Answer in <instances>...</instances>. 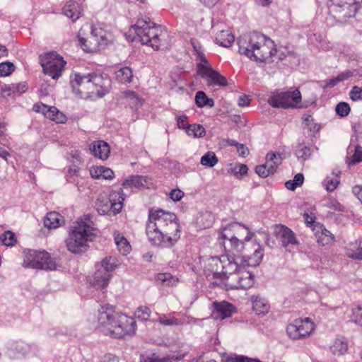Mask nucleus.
<instances>
[{
  "label": "nucleus",
  "mask_w": 362,
  "mask_h": 362,
  "mask_svg": "<svg viewBox=\"0 0 362 362\" xmlns=\"http://www.w3.org/2000/svg\"><path fill=\"white\" fill-rule=\"evenodd\" d=\"M146 183V178L139 175H134L125 180L122 182V186L125 188H139Z\"/></svg>",
  "instance_id": "f704fd0d"
},
{
  "label": "nucleus",
  "mask_w": 362,
  "mask_h": 362,
  "mask_svg": "<svg viewBox=\"0 0 362 362\" xmlns=\"http://www.w3.org/2000/svg\"><path fill=\"white\" fill-rule=\"evenodd\" d=\"M252 235L249 228L238 222L230 223L220 230L218 242L226 254L210 259L209 266L214 277L236 272L243 263L250 267L260 263L262 250L259 245L251 240Z\"/></svg>",
  "instance_id": "f257e3e1"
},
{
  "label": "nucleus",
  "mask_w": 362,
  "mask_h": 362,
  "mask_svg": "<svg viewBox=\"0 0 362 362\" xmlns=\"http://www.w3.org/2000/svg\"><path fill=\"white\" fill-rule=\"evenodd\" d=\"M180 228L175 214L161 209H149L146 233L153 245L173 246L180 238Z\"/></svg>",
  "instance_id": "f03ea898"
},
{
  "label": "nucleus",
  "mask_w": 362,
  "mask_h": 362,
  "mask_svg": "<svg viewBox=\"0 0 362 362\" xmlns=\"http://www.w3.org/2000/svg\"><path fill=\"white\" fill-rule=\"evenodd\" d=\"M282 157L280 153L269 152L266 156L264 164L259 165L255 168L256 173L262 177H267L274 174L278 166L281 163Z\"/></svg>",
  "instance_id": "2eb2a0df"
},
{
  "label": "nucleus",
  "mask_w": 362,
  "mask_h": 362,
  "mask_svg": "<svg viewBox=\"0 0 362 362\" xmlns=\"http://www.w3.org/2000/svg\"><path fill=\"white\" fill-rule=\"evenodd\" d=\"M27 90L28 85L25 82L5 84L1 88L0 97L4 99L14 98L26 92Z\"/></svg>",
  "instance_id": "6ab92c4d"
},
{
  "label": "nucleus",
  "mask_w": 362,
  "mask_h": 362,
  "mask_svg": "<svg viewBox=\"0 0 362 362\" xmlns=\"http://www.w3.org/2000/svg\"><path fill=\"white\" fill-rule=\"evenodd\" d=\"M270 306L263 299L256 297L252 300V309L257 315L267 314L269 310Z\"/></svg>",
  "instance_id": "c9c22d12"
},
{
  "label": "nucleus",
  "mask_w": 362,
  "mask_h": 362,
  "mask_svg": "<svg viewBox=\"0 0 362 362\" xmlns=\"http://www.w3.org/2000/svg\"><path fill=\"white\" fill-rule=\"evenodd\" d=\"M273 107L294 109L303 107L301 93L297 88H290L286 91L276 90L271 92L267 100Z\"/></svg>",
  "instance_id": "423d86ee"
},
{
  "label": "nucleus",
  "mask_w": 362,
  "mask_h": 362,
  "mask_svg": "<svg viewBox=\"0 0 362 362\" xmlns=\"http://www.w3.org/2000/svg\"><path fill=\"white\" fill-rule=\"evenodd\" d=\"M135 315L141 320H148L151 316V310L146 306H140L135 312Z\"/></svg>",
  "instance_id": "3c124183"
},
{
  "label": "nucleus",
  "mask_w": 362,
  "mask_h": 362,
  "mask_svg": "<svg viewBox=\"0 0 362 362\" xmlns=\"http://www.w3.org/2000/svg\"><path fill=\"white\" fill-rule=\"evenodd\" d=\"M349 96L353 101L362 100V88L354 86L349 93Z\"/></svg>",
  "instance_id": "6e6d98bb"
},
{
  "label": "nucleus",
  "mask_w": 362,
  "mask_h": 362,
  "mask_svg": "<svg viewBox=\"0 0 362 362\" xmlns=\"http://www.w3.org/2000/svg\"><path fill=\"white\" fill-rule=\"evenodd\" d=\"M90 174L94 179L112 180L115 176L110 168L104 166H92L90 168Z\"/></svg>",
  "instance_id": "c85d7f7f"
},
{
  "label": "nucleus",
  "mask_w": 362,
  "mask_h": 362,
  "mask_svg": "<svg viewBox=\"0 0 362 362\" xmlns=\"http://www.w3.org/2000/svg\"><path fill=\"white\" fill-rule=\"evenodd\" d=\"M71 83L74 90L86 97L96 96V92H98L95 90L93 75L81 76L75 74Z\"/></svg>",
  "instance_id": "ddd939ff"
},
{
  "label": "nucleus",
  "mask_w": 362,
  "mask_h": 362,
  "mask_svg": "<svg viewBox=\"0 0 362 362\" xmlns=\"http://www.w3.org/2000/svg\"><path fill=\"white\" fill-rule=\"evenodd\" d=\"M352 319L355 323L362 326V305H358L353 309Z\"/></svg>",
  "instance_id": "5fc2aeb1"
},
{
  "label": "nucleus",
  "mask_w": 362,
  "mask_h": 362,
  "mask_svg": "<svg viewBox=\"0 0 362 362\" xmlns=\"http://www.w3.org/2000/svg\"><path fill=\"white\" fill-rule=\"evenodd\" d=\"M218 163V158L214 152H207L202 157L201 163L203 165L213 167Z\"/></svg>",
  "instance_id": "de8ad7c7"
},
{
  "label": "nucleus",
  "mask_w": 362,
  "mask_h": 362,
  "mask_svg": "<svg viewBox=\"0 0 362 362\" xmlns=\"http://www.w3.org/2000/svg\"><path fill=\"white\" fill-rule=\"evenodd\" d=\"M113 237L119 252L123 255H128L132 250V246L124 235L119 231H115Z\"/></svg>",
  "instance_id": "bb28decb"
},
{
  "label": "nucleus",
  "mask_w": 362,
  "mask_h": 362,
  "mask_svg": "<svg viewBox=\"0 0 362 362\" xmlns=\"http://www.w3.org/2000/svg\"><path fill=\"white\" fill-rule=\"evenodd\" d=\"M315 329L314 322L309 317L297 318L286 327L288 336L294 340L310 337Z\"/></svg>",
  "instance_id": "9b49d317"
},
{
  "label": "nucleus",
  "mask_w": 362,
  "mask_h": 362,
  "mask_svg": "<svg viewBox=\"0 0 362 362\" xmlns=\"http://www.w3.org/2000/svg\"><path fill=\"white\" fill-rule=\"evenodd\" d=\"M325 182V187L328 191L334 190L339 183V180L337 177H327Z\"/></svg>",
  "instance_id": "4d7b16f0"
},
{
  "label": "nucleus",
  "mask_w": 362,
  "mask_h": 362,
  "mask_svg": "<svg viewBox=\"0 0 362 362\" xmlns=\"http://www.w3.org/2000/svg\"><path fill=\"white\" fill-rule=\"evenodd\" d=\"M100 234V230L90 215L78 218L71 227L66 240L67 249L72 253H81L88 241H93Z\"/></svg>",
  "instance_id": "20e7f679"
},
{
  "label": "nucleus",
  "mask_w": 362,
  "mask_h": 362,
  "mask_svg": "<svg viewBox=\"0 0 362 362\" xmlns=\"http://www.w3.org/2000/svg\"><path fill=\"white\" fill-rule=\"evenodd\" d=\"M93 83L95 87L96 96H103L108 92L110 87V81L107 78H104L101 75L93 74Z\"/></svg>",
  "instance_id": "cd10ccee"
},
{
  "label": "nucleus",
  "mask_w": 362,
  "mask_h": 362,
  "mask_svg": "<svg viewBox=\"0 0 362 362\" xmlns=\"http://www.w3.org/2000/svg\"><path fill=\"white\" fill-rule=\"evenodd\" d=\"M39 62L42 69V73L54 81H57L62 76L67 64L64 58L54 51L40 54Z\"/></svg>",
  "instance_id": "0eeeda50"
},
{
  "label": "nucleus",
  "mask_w": 362,
  "mask_h": 362,
  "mask_svg": "<svg viewBox=\"0 0 362 362\" xmlns=\"http://www.w3.org/2000/svg\"><path fill=\"white\" fill-rule=\"evenodd\" d=\"M239 156L241 157H246L249 154V149L244 144H239L236 147Z\"/></svg>",
  "instance_id": "338daca9"
},
{
  "label": "nucleus",
  "mask_w": 362,
  "mask_h": 362,
  "mask_svg": "<svg viewBox=\"0 0 362 362\" xmlns=\"http://www.w3.org/2000/svg\"><path fill=\"white\" fill-rule=\"evenodd\" d=\"M187 134L194 138H201L205 136L206 130L201 124H191L186 132Z\"/></svg>",
  "instance_id": "79ce46f5"
},
{
  "label": "nucleus",
  "mask_w": 362,
  "mask_h": 362,
  "mask_svg": "<svg viewBox=\"0 0 362 362\" xmlns=\"http://www.w3.org/2000/svg\"><path fill=\"white\" fill-rule=\"evenodd\" d=\"M276 236L284 247L298 245L299 242L291 229L284 225H276L274 228Z\"/></svg>",
  "instance_id": "a211bd4d"
},
{
  "label": "nucleus",
  "mask_w": 362,
  "mask_h": 362,
  "mask_svg": "<svg viewBox=\"0 0 362 362\" xmlns=\"http://www.w3.org/2000/svg\"><path fill=\"white\" fill-rule=\"evenodd\" d=\"M362 162V146L356 145L354 153L347 158L349 165H354Z\"/></svg>",
  "instance_id": "c03bdc74"
},
{
  "label": "nucleus",
  "mask_w": 362,
  "mask_h": 362,
  "mask_svg": "<svg viewBox=\"0 0 362 362\" xmlns=\"http://www.w3.org/2000/svg\"><path fill=\"white\" fill-rule=\"evenodd\" d=\"M215 277L221 279V284H223L226 289H240L238 269L236 272L228 273L226 276L219 275Z\"/></svg>",
  "instance_id": "a878e982"
},
{
  "label": "nucleus",
  "mask_w": 362,
  "mask_h": 362,
  "mask_svg": "<svg viewBox=\"0 0 362 362\" xmlns=\"http://www.w3.org/2000/svg\"><path fill=\"white\" fill-rule=\"evenodd\" d=\"M254 37H255L257 40V41L254 42H251V43H252L251 45L257 46L261 45V44L267 45L272 42V41L269 38H267L266 36L260 33L255 34L254 35ZM251 41H253V39H252Z\"/></svg>",
  "instance_id": "13d9d810"
},
{
  "label": "nucleus",
  "mask_w": 362,
  "mask_h": 362,
  "mask_svg": "<svg viewBox=\"0 0 362 362\" xmlns=\"http://www.w3.org/2000/svg\"><path fill=\"white\" fill-rule=\"evenodd\" d=\"M111 277V274L106 272L103 269H101L99 267H96L95 272L89 277L88 281L90 284L94 288L103 289L108 286Z\"/></svg>",
  "instance_id": "aec40b11"
},
{
  "label": "nucleus",
  "mask_w": 362,
  "mask_h": 362,
  "mask_svg": "<svg viewBox=\"0 0 362 362\" xmlns=\"http://www.w3.org/2000/svg\"><path fill=\"white\" fill-rule=\"evenodd\" d=\"M239 53L256 62H267L276 53L275 47H239Z\"/></svg>",
  "instance_id": "4468645a"
},
{
  "label": "nucleus",
  "mask_w": 362,
  "mask_h": 362,
  "mask_svg": "<svg viewBox=\"0 0 362 362\" xmlns=\"http://www.w3.org/2000/svg\"><path fill=\"white\" fill-rule=\"evenodd\" d=\"M251 102V98L249 95H243L240 96L238 99V105L240 107H246L249 106Z\"/></svg>",
  "instance_id": "69168bd1"
},
{
  "label": "nucleus",
  "mask_w": 362,
  "mask_h": 362,
  "mask_svg": "<svg viewBox=\"0 0 362 362\" xmlns=\"http://www.w3.org/2000/svg\"><path fill=\"white\" fill-rule=\"evenodd\" d=\"M144 362H171L168 358H159L153 355L146 358Z\"/></svg>",
  "instance_id": "774afa93"
},
{
  "label": "nucleus",
  "mask_w": 362,
  "mask_h": 362,
  "mask_svg": "<svg viewBox=\"0 0 362 362\" xmlns=\"http://www.w3.org/2000/svg\"><path fill=\"white\" fill-rule=\"evenodd\" d=\"M158 322L163 325H177L180 323V320L177 317L175 313H171L168 315H163L159 316Z\"/></svg>",
  "instance_id": "ea45409f"
},
{
  "label": "nucleus",
  "mask_w": 362,
  "mask_h": 362,
  "mask_svg": "<svg viewBox=\"0 0 362 362\" xmlns=\"http://www.w3.org/2000/svg\"><path fill=\"white\" fill-rule=\"evenodd\" d=\"M83 11L82 4L74 1H67L63 8L64 15L71 19L73 22H75L82 16Z\"/></svg>",
  "instance_id": "5701e85b"
},
{
  "label": "nucleus",
  "mask_w": 362,
  "mask_h": 362,
  "mask_svg": "<svg viewBox=\"0 0 362 362\" xmlns=\"http://www.w3.org/2000/svg\"><path fill=\"white\" fill-rule=\"evenodd\" d=\"M303 124L308 129V130L313 134L317 133L320 129V126L316 123L310 114H304L302 117Z\"/></svg>",
  "instance_id": "4c0bfd02"
},
{
  "label": "nucleus",
  "mask_w": 362,
  "mask_h": 362,
  "mask_svg": "<svg viewBox=\"0 0 362 362\" xmlns=\"http://www.w3.org/2000/svg\"><path fill=\"white\" fill-rule=\"evenodd\" d=\"M165 28L156 25L149 18H141L132 25L127 33V37L132 36L131 42L141 45H157L160 37L165 34Z\"/></svg>",
  "instance_id": "39448f33"
},
{
  "label": "nucleus",
  "mask_w": 362,
  "mask_h": 362,
  "mask_svg": "<svg viewBox=\"0 0 362 362\" xmlns=\"http://www.w3.org/2000/svg\"><path fill=\"white\" fill-rule=\"evenodd\" d=\"M195 103L199 107L205 106L211 107L214 105V101L211 98H209L204 91L199 90L195 95Z\"/></svg>",
  "instance_id": "e433bc0d"
},
{
  "label": "nucleus",
  "mask_w": 362,
  "mask_h": 362,
  "mask_svg": "<svg viewBox=\"0 0 362 362\" xmlns=\"http://www.w3.org/2000/svg\"><path fill=\"white\" fill-rule=\"evenodd\" d=\"M304 177L303 174L298 173L295 175L293 180H288L285 183V186L288 189L294 190L297 187L302 185Z\"/></svg>",
  "instance_id": "09e8293b"
},
{
  "label": "nucleus",
  "mask_w": 362,
  "mask_h": 362,
  "mask_svg": "<svg viewBox=\"0 0 362 362\" xmlns=\"http://www.w3.org/2000/svg\"><path fill=\"white\" fill-rule=\"evenodd\" d=\"M15 70L14 65L11 62H3L0 64V76H7L11 74Z\"/></svg>",
  "instance_id": "8fccbe9b"
},
{
  "label": "nucleus",
  "mask_w": 362,
  "mask_h": 362,
  "mask_svg": "<svg viewBox=\"0 0 362 362\" xmlns=\"http://www.w3.org/2000/svg\"><path fill=\"white\" fill-rule=\"evenodd\" d=\"M235 176H244L247 174L248 168L245 164H237L233 170Z\"/></svg>",
  "instance_id": "052dcab7"
},
{
  "label": "nucleus",
  "mask_w": 362,
  "mask_h": 362,
  "mask_svg": "<svg viewBox=\"0 0 362 362\" xmlns=\"http://www.w3.org/2000/svg\"><path fill=\"white\" fill-rule=\"evenodd\" d=\"M156 281L162 286H173L178 282L179 279L170 273H159L156 276Z\"/></svg>",
  "instance_id": "473e14b6"
},
{
  "label": "nucleus",
  "mask_w": 362,
  "mask_h": 362,
  "mask_svg": "<svg viewBox=\"0 0 362 362\" xmlns=\"http://www.w3.org/2000/svg\"><path fill=\"white\" fill-rule=\"evenodd\" d=\"M24 262L27 267L42 269H55L56 263L46 251H29Z\"/></svg>",
  "instance_id": "f8f14e48"
},
{
  "label": "nucleus",
  "mask_w": 362,
  "mask_h": 362,
  "mask_svg": "<svg viewBox=\"0 0 362 362\" xmlns=\"http://www.w3.org/2000/svg\"><path fill=\"white\" fill-rule=\"evenodd\" d=\"M235 37L229 30H221L216 37V43L218 45H231Z\"/></svg>",
  "instance_id": "72a5a7b5"
},
{
  "label": "nucleus",
  "mask_w": 362,
  "mask_h": 362,
  "mask_svg": "<svg viewBox=\"0 0 362 362\" xmlns=\"http://www.w3.org/2000/svg\"><path fill=\"white\" fill-rule=\"evenodd\" d=\"M116 77L121 83H130L133 77L132 70L129 67H123L116 72Z\"/></svg>",
  "instance_id": "58836bf2"
},
{
  "label": "nucleus",
  "mask_w": 362,
  "mask_h": 362,
  "mask_svg": "<svg viewBox=\"0 0 362 362\" xmlns=\"http://www.w3.org/2000/svg\"><path fill=\"white\" fill-rule=\"evenodd\" d=\"M98 328L105 334L123 338L135 332L136 321L113 305L106 304L98 310Z\"/></svg>",
  "instance_id": "7ed1b4c3"
},
{
  "label": "nucleus",
  "mask_w": 362,
  "mask_h": 362,
  "mask_svg": "<svg viewBox=\"0 0 362 362\" xmlns=\"http://www.w3.org/2000/svg\"><path fill=\"white\" fill-rule=\"evenodd\" d=\"M124 200L119 192L113 191L108 196L100 194L95 203V207L100 214L115 216L122 211Z\"/></svg>",
  "instance_id": "1a4fd4ad"
},
{
  "label": "nucleus",
  "mask_w": 362,
  "mask_h": 362,
  "mask_svg": "<svg viewBox=\"0 0 362 362\" xmlns=\"http://www.w3.org/2000/svg\"><path fill=\"white\" fill-rule=\"evenodd\" d=\"M33 110L37 113H42L45 117L57 124H65L67 121L66 116L54 106H48L39 102L33 105Z\"/></svg>",
  "instance_id": "dca6fc26"
},
{
  "label": "nucleus",
  "mask_w": 362,
  "mask_h": 362,
  "mask_svg": "<svg viewBox=\"0 0 362 362\" xmlns=\"http://www.w3.org/2000/svg\"><path fill=\"white\" fill-rule=\"evenodd\" d=\"M90 149L93 154L103 160H106L110 155V148L107 143L104 141H95L91 144Z\"/></svg>",
  "instance_id": "b1692460"
},
{
  "label": "nucleus",
  "mask_w": 362,
  "mask_h": 362,
  "mask_svg": "<svg viewBox=\"0 0 362 362\" xmlns=\"http://www.w3.org/2000/svg\"><path fill=\"white\" fill-rule=\"evenodd\" d=\"M316 214V209L315 207L309 208L304 212L303 217L307 226L313 228L315 224L318 223L315 222Z\"/></svg>",
  "instance_id": "37998d69"
},
{
  "label": "nucleus",
  "mask_w": 362,
  "mask_h": 362,
  "mask_svg": "<svg viewBox=\"0 0 362 362\" xmlns=\"http://www.w3.org/2000/svg\"><path fill=\"white\" fill-rule=\"evenodd\" d=\"M230 362H262L257 358H251L245 356H237L230 358Z\"/></svg>",
  "instance_id": "e2e57ef3"
},
{
  "label": "nucleus",
  "mask_w": 362,
  "mask_h": 362,
  "mask_svg": "<svg viewBox=\"0 0 362 362\" xmlns=\"http://www.w3.org/2000/svg\"><path fill=\"white\" fill-rule=\"evenodd\" d=\"M119 266L118 260L114 257H105L100 263L95 265L101 269L105 270L106 272L111 274Z\"/></svg>",
  "instance_id": "2f4dec72"
},
{
  "label": "nucleus",
  "mask_w": 362,
  "mask_h": 362,
  "mask_svg": "<svg viewBox=\"0 0 362 362\" xmlns=\"http://www.w3.org/2000/svg\"><path fill=\"white\" fill-rule=\"evenodd\" d=\"M184 196V192L179 189H175L170 192V197L175 202L180 201Z\"/></svg>",
  "instance_id": "680f3d73"
},
{
  "label": "nucleus",
  "mask_w": 362,
  "mask_h": 362,
  "mask_svg": "<svg viewBox=\"0 0 362 362\" xmlns=\"http://www.w3.org/2000/svg\"><path fill=\"white\" fill-rule=\"evenodd\" d=\"M177 124L179 129H184L185 132L191 125L189 124L188 118L186 115H180L177 117Z\"/></svg>",
  "instance_id": "bf43d9fd"
},
{
  "label": "nucleus",
  "mask_w": 362,
  "mask_h": 362,
  "mask_svg": "<svg viewBox=\"0 0 362 362\" xmlns=\"http://www.w3.org/2000/svg\"><path fill=\"white\" fill-rule=\"evenodd\" d=\"M87 33L81 28L77 34V41L81 45H85L87 42Z\"/></svg>",
  "instance_id": "0e129e2a"
},
{
  "label": "nucleus",
  "mask_w": 362,
  "mask_h": 362,
  "mask_svg": "<svg viewBox=\"0 0 362 362\" xmlns=\"http://www.w3.org/2000/svg\"><path fill=\"white\" fill-rule=\"evenodd\" d=\"M213 315L216 319L223 320L226 318L231 317L234 313H237L236 307L232 303L223 300L215 301L212 304Z\"/></svg>",
  "instance_id": "f3484780"
},
{
  "label": "nucleus",
  "mask_w": 362,
  "mask_h": 362,
  "mask_svg": "<svg viewBox=\"0 0 362 362\" xmlns=\"http://www.w3.org/2000/svg\"><path fill=\"white\" fill-rule=\"evenodd\" d=\"M332 352L334 355L341 356L344 354L348 350V345L343 339H337L331 346Z\"/></svg>",
  "instance_id": "a19ab883"
},
{
  "label": "nucleus",
  "mask_w": 362,
  "mask_h": 362,
  "mask_svg": "<svg viewBox=\"0 0 362 362\" xmlns=\"http://www.w3.org/2000/svg\"><path fill=\"white\" fill-rule=\"evenodd\" d=\"M313 230L315 232V235L317 242L322 246L331 245L334 242V236L327 230L323 225L317 223L314 225Z\"/></svg>",
  "instance_id": "412c9836"
},
{
  "label": "nucleus",
  "mask_w": 362,
  "mask_h": 362,
  "mask_svg": "<svg viewBox=\"0 0 362 362\" xmlns=\"http://www.w3.org/2000/svg\"><path fill=\"white\" fill-rule=\"evenodd\" d=\"M198 57L201 62L197 64V73L199 76L206 79L209 85L218 86H226L228 85L226 78L212 69L202 53L198 52Z\"/></svg>",
  "instance_id": "9d476101"
},
{
  "label": "nucleus",
  "mask_w": 362,
  "mask_h": 362,
  "mask_svg": "<svg viewBox=\"0 0 362 362\" xmlns=\"http://www.w3.org/2000/svg\"><path fill=\"white\" fill-rule=\"evenodd\" d=\"M0 241L6 246H13L17 241L15 233L11 230L5 231L0 235Z\"/></svg>",
  "instance_id": "a18cd8bd"
},
{
  "label": "nucleus",
  "mask_w": 362,
  "mask_h": 362,
  "mask_svg": "<svg viewBox=\"0 0 362 362\" xmlns=\"http://www.w3.org/2000/svg\"><path fill=\"white\" fill-rule=\"evenodd\" d=\"M245 263H243L238 269V276L240 284V289H247L251 288L254 284V276L247 270Z\"/></svg>",
  "instance_id": "393cba45"
},
{
  "label": "nucleus",
  "mask_w": 362,
  "mask_h": 362,
  "mask_svg": "<svg viewBox=\"0 0 362 362\" xmlns=\"http://www.w3.org/2000/svg\"><path fill=\"white\" fill-rule=\"evenodd\" d=\"M91 38L93 41H91L90 43H95L98 45H107V44L112 42V34L101 28H92Z\"/></svg>",
  "instance_id": "4be33fe9"
},
{
  "label": "nucleus",
  "mask_w": 362,
  "mask_h": 362,
  "mask_svg": "<svg viewBox=\"0 0 362 362\" xmlns=\"http://www.w3.org/2000/svg\"><path fill=\"white\" fill-rule=\"evenodd\" d=\"M362 6V0H329V13L337 21L345 22L356 16Z\"/></svg>",
  "instance_id": "6e6552de"
},
{
  "label": "nucleus",
  "mask_w": 362,
  "mask_h": 362,
  "mask_svg": "<svg viewBox=\"0 0 362 362\" xmlns=\"http://www.w3.org/2000/svg\"><path fill=\"white\" fill-rule=\"evenodd\" d=\"M346 255L354 259L362 260V239L349 244L346 248Z\"/></svg>",
  "instance_id": "7c9ffc66"
},
{
  "label": "nucleus",
  "mask_w": 362,
  "mask_h": 362,
  "mask_svg": "<svg viewBox=\"0 0 362 362\" xmlns=\"http://www.w3.org/2000/svg\"><path fill=\"white\" fill-rule=\"evenodd\" d=\"M64 223V217L58 212L51 211L44 220L45 226L48 228H57Z\"/></svg>",
  "instance_id": "c756f323"
},
{
  "label": "nucleus",
  "mask_w": 362,
  "mask_h": 362,
  "mask_svg": "<svg viewBox=\"0 0 362 362\" xmlns=\"http://www.w3.org/2000/svg\"><path fill=\"white\" fill-rule=\"evenodd\" d=\"M353 76V73L351 71H346L345 72L339 74L337 76L330 79L327 83V86L329 87H334L337 85L339 82L346 81Z\"/></svg>",
  "instance_id": "49530a36"
},
{
  "label": "nucleus",
  "mask_w": 362,
  "mask_h": 362,
  "mask_svg": "<svg viewBox=\"0 0 362 362\" xmlns=\"http://www.w3.org/2000/svg\"><path fill=\"white\" fill-rule=\"evenodd\" d=\"M124 97L129 100L134 105L141 104V100L139 95L134 91L128 90L124 93Z\"/></svg>",
  "instance_id": "864d4df0"
},
{
  "label": "nucleus",
  "mask_w": 362,
  "mask_h": 362,
  "mask_svg": "<svg viewBox=\"0 0 362 362\" xmlns=\"http://www.w3.org/2000/svg\"><path fill=\"white\" fill-rule=\"evenodd\" d=\"M351 108L348 103L345 102L339 103L336 107L337 114L341 117H346L350 112Z\"/></svg>",
  "instance_id": "603ef678"
}]
</instances>
